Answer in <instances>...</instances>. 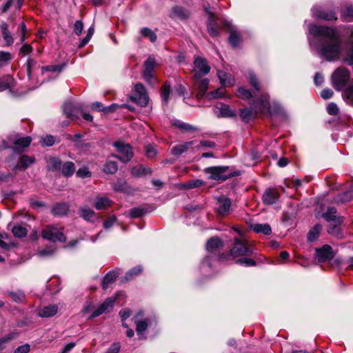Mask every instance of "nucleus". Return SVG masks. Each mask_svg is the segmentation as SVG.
<instances>
[{
  "label": "nucleus",
  "instance_id": "1",
  "mask_svg": "<svg viewBox=\"0 0 353 353\" xmlns=\"http://www.w3.org/2000/svg\"><path fill=\"white\" fill-rule=\"evenodd\" d=\"M310 32L314 36L319 37V43L321 55L326 60L333 61L339 58L341 40L335 28L312 25L310 26Z\"/></svg>",
  "mask_w": 353,
  "mask_h": 353
},
{
  "label": "nucleus",
  "instance_id": "2",
  "mask_svg": "<svg viewBox=\"0 0 353 353\" xmlns=\"http://www.w3.org/2000/svg\"><path fill=\"white\" fill-rule=\"evenodd\" d=\"M205 172L209 174V179L224 181L232 176H239L241 172L239 170H234L230 166H214L210 167L205 170Z\"/></svg>",
  "mask_w": 353,
  "mask_h": 353
},
{
  "label": "nucleus",
  "instance_id": "3",
  "mask_svg": "<svg viewBox=\"0 0 353 353\" xmlns=\"http://www.w3.org/2000/svg\"><path fill=\"white\" fill-rule=\"evenodd\" d=\"M32 141L31 137H21L19 134H12L8 137V141H2L4 148H12L17 151H23L28 148Z\"/></svg>",
  "mask_w": 353,
  "mask_h": 353
},
{
  "label": "nucleus",
  "instance_id": "4",
  "mask_svg": "<svg viewBox=\"0 0 353 353\" xmlns=\"http://www.w3.org/2000/svg\"><path fill=\"white\" fill-rule=\"evenodd\" d=\"M332 86L336 90H341L347 84L350 75L348 70L345 68H338L332 75Z\"/></svg>",
  "mask_w": 353,
  "mask_h": 353
},
{
  "label": "nucleus",
  "instance_id": "5",
  "mask_svg": "<svg viewBox=\"0 0 353 353\" xmlns=\"http://www.w3.org/2000/svg\"><path fill=\"white\" fill-rule=\"evenodd\" d=\"M252 254V251L248 247L247 241L244 238H234V246L230 250V255L232 257L250 256Z\"/></svg>",
  "mask_w": 353,
  "mask_h": 353
},
{
  "label": "nucleus",
  "instance_id": "6",
  "mask_svg": "<svg viewBox=\"0 0 353 353\" xmlns=\"http://www.w3.org/2000/svg\"><path fill=\"white\" fill-rule=\"evenodd\" d=\"M132 101L145 107L148 104L149 97L143 85L141 83H136L134 87V93L130 97Z\"/></svg>",
  "mask_w": 353,
  "mask_h": 353
},
{
  "label": "nucleus",
  "instance_id": "7",
  "mask_svg": "<svg viewBox=\"0 0 353 353\" xmlns=\"http://www.w3.org/2000/svg\"><path fill=\"white\" fill-rule=\"evenodd\" d=\"M41 236L44 239L55 242H65L66 236L63 233L62 230L58 229L54 225H48L41 232Z\"/></svg>",
  "mask_w": 353,
  "mask_h": 353
},
{
  "label": "nucleus",
  "instance_id": "8",
  "mask_svg": "<svg viewBox=\"0 0 353 353\" xmlns=\"http://www.w3.org/2000/svg\"><path fill=\"white\" fill-rule=\"evenodd\" d=\"M210 67L208 65L205 59L197 57L194 62V68L192 75L194 80H199L201 77L209 73Z\"/></svg>",
  "mask_w": 353,
  "mask_h": 353
},
{
  "label": "nucleus",
  "instance_id": "9",
  "mask_svg": "<svg viewBox=\"0 0 353 353\" xmlns=\"http://www.w3.org/2000/svg\"><path fill=\"white\" fill-rule=\"evenodd\" d=\"M251 105L256 110V113H270L269 96L266 94H261L257 99L253 101Z\"/></svg>",
  "mask_w": 353,
  "mask_h": 353
},
{
  "label": "nucleus",
  "instance_id": "10",
  "mask_svg": "<svg viewBox=\"0 0 353 353\" xmlns=\"http://www.w3.org/2000/svg\"><path fill=\"white\" fill-rule=\"evenodd\" d=\"M116 299L112 297L106 299L95 310L90 314L89 319L96 318L103 313L110 312L112 310Z\"/></svg>",
  "mask_w": 353,
  "mask_h": 353
},
{
  "label": "nucleus",
  "instance_id": "11",
  "mask_svg": "<svg viewBox=\"0 0 353 353\" xmlns=\"http://www.w3.org/2000/svg\"><path fill=\"white\" fill-rule=\"evenodd\" d=\"M155 60L152 57H148L143 63V77L150 84L153 83Z\"/></svg>",
  "mask_w": 353,
  "mask_h": 353
},
{
  "label": "nucleus",
  "instance_id": "12",
  "mask_svg": "<svg viewBox=\"0 0 353 353\" xmlns=\"http://www.w3.org/2000/svg\"><path fill=\"white\" fill-rule=\"evenodd\" d=\"M231 200L225 196L217 199V213L219 216H225L229 214L231 208Z\"/></svg>",
  "mask_w": 353,
  "mask_h": 353
},
{
  "label": "nucleus",
  "instance_id": "13",
  "mask_svg": "<svg viewBox=\"0 0 353 353\" xmlns=\"http://www.w3.org/2000/svg\"><path fill=\"white\" fill-rule=\"evenodd\" d=\"M316 257L319 262H324L333 258L332 248L329 245H324L322 248L316 249Z\"/></svg>",
  "mask_w": 353,
  "mask_h": 353
},
{
  "label": "nucleus",
  "instance_id": "14",
  "mask_svg": "<svg viewBox=\"0 0 353 353\" xmlns=\"http://www.w3.org/2000/svg\"><path fill=\"white\" fill-rule=\"evenodd\" d=\"M314 17L318 19L325 21H336L338 17L333 10H325L322 9H315L313 11Z\"/></svg>",
  "mask_w": 353,
  "mask_h": 353
},
{
  "label": "nucleus",
  "instance_id": "15",
  "mask_svg": "<svg viewBox=\"0 0 353 353\" xmlns=\"http://www.w3.org/2000/svg\"><path fill=\"white\" fill-rule=\"evenodd\" d=\"M216 19L217 17L214 13H209L208 22V32L210 34V35L212 37H215L219 35V27L216 23Z\"/></svg>",
  "mask_w": 353,
  "mask_h": 353
},
{
  "label": "nucleus",
  "instance_id": "16",
  "mask_svg": "<svg viewBox=\"0 0 353 353\" xmlns=\"http://www.w3.org/2000/svg\"><path fill=\"white\" fill-rule=\"evenodd\" d=\"M173 126L179 128L183 133L194 134L200 130L198 127L184 123L179 120H174L172 122Z\"/></svg>",
  "mask_w": 353,
  "mask_h": 353
},
{
  "label": "nucleus",
  "instance_id": "17",
  "mask_svg": "<svg viewBox=\"0 0 353 353\" xmlns=\"http://www.w3.org/2000/svg\"><path fill=\"white\" fill-rule=\"evenodd\" d=\"M280 194L276 189L268 188L263 195V201L268 205L274 203L279 198Z\"/></svg>",
  "mask_w": 353,
  "mask_h": 353
},
{
  "label": "nucleus",
  "instance_id": "18",
  "mask_svg": "<svg viewBox=\"0 0 353 353\" xmlns=\"http://www.w3.org/2000/svg\"><path fill=\"white\" fill-rule=\"evenodd\" d=\"M216 112L224 117H234L236 112L228 105L219 103L215 105Z\"/></svg>",
  "mask_w": 353,
  "mask_h": 353
},
{
  "label": "nucleus",
  "instance_id": "19",
  "mask_svg": "<svg viewBox=\"0 0 353 353\" xmlns=\"http://www.w3.org/2000/svg\"><path fill=\"white\" fill-rule=\"evenodd\" d=\"M63 112L66 117L72 121L77 120L79 118V115L82 113L80 108L77 107H72L70 104H65L64 105Z\"/></svg>",
  "mask_w": 353,
  "mask_h": 353
},
{
  "label": "nucleus",
  "instance_id": "20",
  "mask_svg": "<svg viewBox=\"0 0 353 353\" xmlns=\"http://www.w3.org/2000/svg\"><path fill=\"white\" fill-rule=\"evenodd\" d=\"M195 84L198 87L199 92L196 94V98L198 99L202 98L205 94L209 85V80L207 78L201 77L199 80H194Z\"/></svg>",
  "mask_w": 353,
  "mask_h": 353
},
{
  "label": "nucleus",
  "instance_id": "21",
  "mask_svg": "<svg viewBox=\"0 0 353 353\" xmlns=\"http://www.w3.org/2000/svg\"><path fill=\"white\" fill-rule=\"evenodd\" d=\"M152 172L151 168L149 167L138 165L132 168L131 173L135 177H141L146 175L151 174Z\"/></svg>",
  "mask_w": 353,
  "mask_h": 353
},
{
  "label": "nucleus",
  "instance_id": "22",
  "mask_svg": "<svg viewBox=\"0 0 353 353\" xmlns=\"http://www.w3.org/2000/svg\"><path fill=\"white\" fill-rule=\"evenodd\" d=\"M342 221V219H335V221L329 222L330 225L327 229L328 233L334 236H336L337 238H341L342 233L340 225L341 224Z\"/></svg>",
  "mask_w": 353,
  "mask_h": 353
},
{
  "label": "nucleus",
  "instance_id": "23",
  "mask_svg": "<svg viewBox=\"0 0 353 353\" xmlns=\"http://www.w3.org/2000/svg\"><path fill=\"white\" fill-rule=\"evenodd\" d=\"M119 270H114L108 273L103 278L102 281V288L103 290L108 288L109 285L115 281L119 276Z\"/></svg>",
  "mask_w": 353,
  "mask_h": 353
},
{
  "label": "nucleus",
  "instance_id": "24",
  "mask_svg": "<svg viewBox=\"0 0 353 353\" xmlns=\"http://www.w3.org/2000/svg\"><path fill=\"white\" fill-rule=\"evenodd\" d=\"M139 316H143L142 312H140L137 314V316L135 317L136 319L134 320V323L137 325L136 331L139 336L142 335L148 326V320H147V319L139 320L138 317Z\"/></svg>",
  "mask_w": 353,
  "mask_h": 353
},
{
  "label": "nucleus",
  "instance_id": "25",
  "mask_svg": "<svg viewBox=\"0 0 353 353\" xmlns=\"http://www.w3.org/2000/svg\"><path fill=\"white\" fill-rule=\"evenodd\" d=\"M58 312L57 305H50L46 306L39 311V315L43 318H48L54 316Z\"/></svg>",
  "mask_w": 353,
  "mask_h": 353
},
{
  "label": "nucleus",
  "instance_id": "26",
  "mask_svg": "<svg viewBox=\"0 0 353 353\" xmlns=\"http://www.w3.org/2000/svg\"><path fill=\"white\" fill-rule=\"evenodd\" d=\"M256 110L252 108H243L240 110V117L241 119L248 123L256 117Z\"/></svg>",
  "mask_w": 353,
  "mask_h": 353
},
{
  "label": "nucleus",
  "instance_id": "27",
  "mask_svg": "<svg viewBox=\"0 0 353 353\" xmlns=\"http://www.w3.org/2000/svg\"><path fill=\"white\" fill-rule=\"evenodd\" d=\"M69 211V205L66 203H59L54 205L52 213L55 216L66 215Z\"/></svg>",
  "mask_w": 353,
  "mask_h": 353
},
{
  "label": "nucleus",
  "instance_id": "28",
  "mask_svg": "<svg viewBox=\"0 0 353 353\" xmlns=\"http://www.w3.org/2000/svg\"><path fill=\"white\" fill-rule=\"evenodd\" d=\"M112 201L106 196H98L95 199L94 208L97 210H105L111 206Z\"/></svg>",
  "mask_w": 353,
  "mask_h": 353
},
{
  "label": "nucleus",
  "instance_id": "29",
  "mask_svg": "<svg viewBox=\"0 0 353 353\" xmlns=\"http://www.w3.org/2000/svg\"><path fill=\"white\" fill-rule=\"evenodd\" d=\"M14 86V79L10 75H6L0 78V92L10 89Z\"/></svg>",
  "mask_w": 353,
  "mask_h": 353
},
{
  "label": "nucleus",
  "instance_id": "30",
  "mask_svg": "<svg viewBox=\"0 0 353 353\" xmlns=\"http://www.w3.org/2000/svg\"><path fill=\"white\" fill-rule=\"evenodd\" d=\"M34 161L33 156H21L19 161L14 166V170L26 169Z\"/></svg>",
  "mask_w": 353,
  "mask_h": 353
},
{
  "label": "nucleus",
  "instance_id": "31",
  "mask_svg": "<svg viewBox=\"0 0 353 353\" xmlns=\"http://www.w3.org/2000/svg\"><path fill=\"white\" fill-rule=\"evenodd\" d=\"M114 146L117 148V152L122 154H133L132 148L128 143L118 141L114 143Z\"/></svg>",
  "mask_w": 353,
  "mask_h": 353
},
{
  "label": "nucleus",
  "instance_id": "32",
  "mask_svg": "<svg viewBox=\"0 0 353 353\" xmlns=\"http://www.w3.org/2000/svg\"><path fill=\"white\" fill-rule=\"evenodd\" d=\"M228 41L233 48H236L242 42L241 34L236 30H231Z\"/></svg>",
  "mask_w": 353,
  "mask_h": 353
},
{
  "label": "nucleus",
  "instance_id": "33",
  "mask_svg": "<svg viewBox=\"0 0 353 353\" xmlns=\"http://www.w3.org/2000/svg\"><path fill=\"white\" fill-rule=\"evenodd\" d=\"M61 171L65 177L71 176L75 171V165L71 161H67L61 165Z\"/></svg>",
  "mask_w": 353,
  "mask_h": 353
},
{
  "label": "nucleus",
  "instance_id": "34",
  "mask_svg": "<svg viewBox=\"0 0 353 353\" xmlns=\"http://www.w3.org/2000/svg\"><path fill=\"white\" fill-rule=\"evenodd\" d=\"M223 245L221 240L218 237L210 239L206 243V249L208 252H213Z\"/></svg>",
  "mask_w": 353,
  "mask_h": 353
},
{
  "label": "nucleus",
  "instance_id": "35",
  "mask_svg": "<svg viewBox=\"0 0 353 353\" xmlns=\"http://www.w3.org/2000/svg\"><path fill=\"white\" fill-rule=\"evenodd\" d=\"M173 15L180 19H188L190 16V12L185 8L180 6H175L172 8Z\"/></svg>",
  "mask_w": 353,
  "mask_h": 353
},
{
  "label": "nucleus",
  "instance_id": "36",
  "mask_svg": "<svg viewBox=\"0 0 353 353\" xmlns=\"http://www.w3.org/2000/svg\"><path fill=\"white\" fill-rule=\"evenodd\" d=\"M193 143L194 141H188L175 145L172 148L173 154H181L182 153L186 152L188 149L193 145Z\"/></svg>",
  "mask_w": 353,
  "mask_h": 353
},
{
  "label": "nucleus",
  "instance_id": "37",
  "mask_svg": "<svg viewBox=\"0 0 353 353\" xmlns=\"http://www.w3.org/2000/svg\"><path fill=\"white\" fill-rule=\"evenodd\" d=\"M142 270L143 269L140 265L133 268L125 274L123 278V281H129L134 279L137 276L141 273Z\"/></svg>",
  "mask_w": 353,
  "mask_h": 353
},
{
  "label": "nucleus",
  "instance_id": "38",
  "mask_svg": "<svg viewBox=\"0 0 353 353\" xmlns=\"http://www.w3.org/2000/svg\"><path fill=\"white\" fill-rule=\"evenodd\" d=\"M217 75L223 86L229 87L233 85L234 83V79L230 77L228 79V75L225 72L219 70Z\"/></svg>",
  "mask_w": 353,
  "mask_h": 353
},
{
  "label": "nucleus",
  "instance_id": "39",
  "mask_svg": "<svg viewBox=\"0 0 353 353\" xmlns=\"http://www.w3.org/2000/svg\"><path fill=\"white\" fill-rule=\"evenodd\" d=\"M61 161L58 158L53 157L50 158L47 166L48 170L57 172L61 170Z\"/></svg>",
  "mask_w": 353,
  "mask_h": 353
},
{
  "label": "nucleus",
  "instance_id": "40",
  "mask_svg": "<svg viewBox=\"0 0 353 353\" xmlns=\"http://www.w3.org/2000/svg\"><path fill=\"white\" fill-rule=\"evenodd\" d=\"M79 215L85 221H91L95 217V212L88 208H83L79 210Z\"/></svg>",
  "mask_w": 353,
  "mask_h": 353
},
{
  "label": "nucleus",
  "instance_id": "41",
  "mask_svg": "<svg viewBox=\"0 0 353 353\" xmlns=\"http://www.w3.org/2000/svg\"><path fill=\"white\" fill-rule=\"evenodd\" d=\"M252 230L256 233H263L265 235H268L271 233L272 230L268 224H259L256 223L252 226Z\"/></svg>",
  "mask_w": 353,
  "mask_h": 353
},
{
  "label": "nucleus",
  "instance_id": "42",
  "mask_svg": "<svg viewBox=\"0 0 353 353\" xmlns=\"http://www.w3.org/2000/svg\"><path fill=\"white\" fill-rule=\"evenodd\" d=\"M171 92L170 85L165 82L161 88V97L163 102L167 105L169 101V97Z\"/></svg>",
  "mask_w": 353,
  "mask_h": 353
},
{
  "label": "nucleus",
  "instance_id": "43",
  "mask_svg": "<svg viewBox=\"0 0 353 353\" xmlns=\"http://www.w3.org/2000/svg\"><path fill=\"white\" fill-rule=\"evenodd\" d=\"M353 199V190L347 191L341 194H339L334 201L336 203H345L351 201Z\"/></svg>",
  "mask_w": 353,
  "mask_h": 353
},
{
  "label": "nucleus",
  "instance_id": "44",
  "mask_svg": "<svg viewBox=\"0 0 353 353\" xmlns=\"http://www.w3.org/2000/svg\"><path fill=\"white\" fill-rule=\"evenodd\" d=\"M11 230L14 236L18 238L26 236L28 233L27 229L19 224L14 225Z\"/></svg>",
  "mask_w": 353,
  "mask_h": 353
},
{
  "label": "nucleus",
  "instance_id": "45",
  "mask_svg": "<svg viewBox=\"0 0 353 353\" xmlns=\"http://www.w3.org/2000/svg\"><path fill=\"white\" fill-rule=\"evenodd\" d=\"M341 20L343 21L350 22L353 21V6H348L341 13Z\"/></svg>",
  "mask_w": 353,
  "mask_h": 353
},
{
  "label": "nucleus",
  "instance_id": "46",
  "mask_svg": "<svg viewBox=\"0 0 353 353\" xmlns=\"http://www.w3.org/2000/svg\"><path fill=\"white\" fill-rule=\"evenodd\" d=\"M336 210L334 208H328L327 211L323 214L324 219L327 222H333L335 221V219H342L341 217L337 216L336 215Z\"/></svg>",
  "mask_w": 353,
  "mask_h": 353
},
{
  "label": "nucleus",
  "instance_id": "47",
  "mask_svg": "<svg viewBox=\"0 0 353 353\" xmlns=\"http://www.w3.org/2000/svg\"><path fill=\"white\" fill-rule=\"evenodd\" d=\"M321 230V225L319 224L315 225L308 232L307 234V240L309 241H313L316 240L319 235L320 231Z\"/></svg>",
  "mask_w": 353,
  "mask_h": 353
},
{
  "label": "nucleus",
  "instance_id": "48",
  "mask_svg": "<svg viewBox=\"0 0 353 353\" xmlns=\"http://www.w3.org/2000/svg\"><path fill=\"white\" fill-rule=\"evenodd\" d=\"M249 83L256 91L259 92L261 90V85L260 81H259L256 76L252 72L249 73Z\"/></svg>",
  "mask_w": 353,
  "mask_h": 353
},
{
  "label": "nucleus",
  "instance_id": "49",
  "mask_svg": "<svg viewBox=\"0 0 353 353\" xmlns=\"http://www.w3.org/2000/svg\"><path fill=\"white\" fill-rule=\"evenodd\" d=\"M118 170L117 163L114 161L107 162L103 167V172L107 174H114Z\"/></svg>",
  "mask_w": 353,
  "mask_h": 353
},
{
  "label": "nucleus",
  "instance_id": "50",
  "mask_svg": "<svg viewBox=\"0 0 353 353\" xmlns=\"http://www.w3.org/2000/svg\"><path fill=\"white\" fill-rule=\"evenodd\" d=\"M141 34L146 38H148L151 42L156 41L157 37L153 30L148 28H143L141 30Z\"/></svg>",
  "mask_w": 353,
  "mask_h": 353
},
{
  "label": "nucleus",
  "instance_id": "51",
  "mask_svg": "<svg viewBox=\"0 0 353 353\" xmlns=\"http://www.w3.org/2000/svg\"><path fill=\"white\" fill-rule=\"evenodd\" d=\"M204 182L200 179H194L189 181L182 185L185 189H192L202 186Z\"/></svg>",
  "mask_w": 353,
  "mask_h": 353
},
{
  "label": "nucleus",
  "instance_id": "52",
  "mask_svg": "<svg viewBox=\"0 0 353 353\" xmlns=\"http://www.w3.org/2000/svg\"><path fill=\"white\" fill-rule=\"evenodd\" d=\"M343 95L347 103L353 106V84L344 91Z\"/></svg>",
  "mask_w": 353,
  "mask_h": 353
},
{
  "label": "nucleus",
  "instance_id": "53",
  "mask_svg": "<svg viewBox=\"0 0 353 353\" xmlns=\"http://www.w3.org/2000/svg\"><path fill=\"white\" fill-rule=\"evenodd\" d=\"M11 299L17 303H22L25 300V295L23 292H10L8 293Z\"/></svg>",
  "mask_w": 353,
  "mask_h": 353
},
{
  "label": "nucleus",
  "instance_id": "54",
  "mask_svg": "<svg viewBox=\"0 0 353 353\" xmlns=\"http://www.w3.org/2000/svg\"><path fill=\"white\" fill-rule=\"evenodd\" d=\"M225 90L224 88H218L212 92L207 93V97L208 99H216L221 98L225 95Z\"/></svg>",
  "mask_w": 353,
  "mask_h": 353
},
{
  "label": "nucleus",
  "instance_id": "55",
  "mask_svg": "<svg viewBox=\"0 0 353 353\" xmlns=\"http://www.w3.org/2000/svg\"><path fill=\"white\" fill-rule=\"evenodd\" d=\"M236 95L242 99H249L252 97L251 92L244 88H239L237 90Z\"/></svg>",
  "mask_w": 353,
  "mask_h": 353
},
{
  "label": "nucleus",
  "instance_id": "56",
  "mask_svg": "<svg viewBox=\"0 0 353 353\" xmlns=\"http://www.w3.org/2000/svg\"><path fill=\"white\" fill-rule=\"evenodd\" d=\"M77 176L81 179L90 178L92 176V172L89 170L87 167L80 168L77 171Z\"/></svg>",
  "mask_w": 353,
  "mask_h": 353
},
{
  "label": "nucleus",
  "instance_id": "57",
  "mask_svg": "<svg viewBox=\"0 0 353 353\" xmlns=\"http://www.w3.org/2000/svg\"><path fill=\"white\" fill-rule=\"evenodd\" d=\"M143 214V210L140 208H134L132 209H130L128 212V216L132 219L140 217Z\"/></svg>",
  "mask_w": 353,
  "mask_h": 353
},
{
  "label": "nucleus",
  "instance_id": "58",
  "mask_svg": "<svg viewBox=\"0 0 353 353\" xmlns=\"http://www.w3.org/2000/svg\"><path fill=\"white\" fill-rule=\"evenodd\" d=\"M94 27H92H92H90V28L88 30L87 35H86V37H84V38L81 40V43H80V44H79V48H82V47H83L85 45H86V44L89 42V41L90 40L91 37H92V35H93V34H94Z\"/></svg>",
  "mask_w": 353,
  "mask_h": 353
},
{
  "label": "nucleus",
  "instance_id": "59",
  "mask_svg": "<svg viewBox=\"0 0 353 353\" xmlns=\"http://www.w3.org/2000/svg\"><path fill=\"white\" fill-rule=\"evenodd\" d=\"M236 263H239L241 265H244L246 267L256 265V262L253 259L246 257L238 259L236 261Z\"/></svg>",
  "mask_w": 353,
  "mask_h": 353
},
{
  "label": "nucleus",
  "instance_id": "60",
  "mask_svg": "<svg viewBox=\"0 0 353 353\" xmlns=\"http://www.w3.org/2000/svg\"><path fill=\"white\" fill-rule=\"evenodd\" d=\"M94 310L93 303L90 301H87L83 305L81 312L83 314V315H85L90 314V312L92 314Z\"/></svg>",
  "mask_w": 353,
  "mask_h": 353
},
{
  "label": "nucleus",
  "instance_id": "61",
  "mask_svg": "<svg viewBox=\"0 0 353 353\" xmlns=\"http://www.w3.org/2000/svg\"><path fill=\"white\" fill-rule=\"evenodd\" d=\"M55 253V249L47 247L38 252V255L41 257L50 256Z\"/></svg>",
  "mask_w": 353,
  "mask_h": 353
},
{
  "label": "nucleus",
  "instance_id": "62",
  "mask_svg": "<svg viewBox=\"0 0 353 353\" xmlns=\"http://www.w3.org/2000/svg\"><path fill=\"white\" fill-rule=\"evenodd\" d=\"M2 35L7 44L10 45L13 43V39L6 26H2Z\"/></svg>",
  "mask_w": 353,
  "mask_h": 353
},
{
  "label": "nucleus",
  "instance_id": "63",
  "mask_svg": "<svg viewBox=\"0 0 353 353\" xmlns=\"http://www.w3.org/2000/svg\"><path fill=\"white\" fill-rule=\"evenodd\" d=\"M40 143L44 146H51L54 143V138L52 135H46L41 139Z\"/></svg>",
  "mask_w": 353,
  "mask_h": 353
},
{
  "label": "nucleus",
  "instance_id": "64",
  "mask_svg": "<svg viewBox=\"0 0 353 353\" xmlns=\"http://www.w3.org/2000/svg\"><path fill=\"white\" fill-rule=\"evenodd\" d=\"M12 57L10 53L1 51L0 52V67L3 65L6 64L10 59Z\"/></svg>",
  "mask_w": 353,
  "mask_h": 353
}]
</instances>
